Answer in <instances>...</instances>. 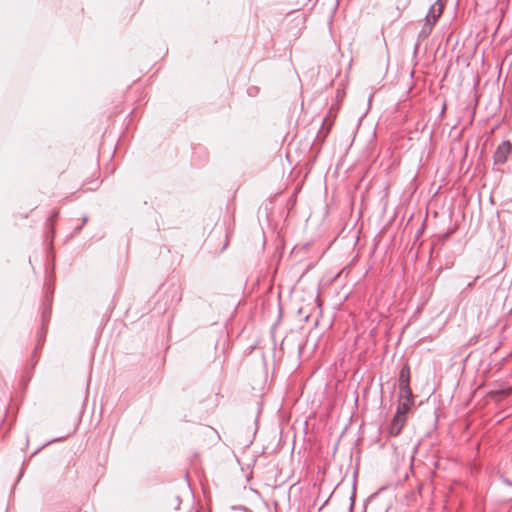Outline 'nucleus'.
Listing matches in <instances>:
<instances>
[{"mask_svg":"<svg viewBox=\"0 0 512 512\" xmlns=\"http://www.w3.org/2000/svg\"><path fill=\"white\" fill-rule=\"evenodd\" d=\"M408 410H409V406L407 403L399 404L396 414H395V416L390 424V427H389L390 435L397 436L400 434L403 426L405 425L406 414H407Z\"/></svg>","mask_w":512,"mask_h":512,"instance_id":"1","label":"nucleus"},{"mask_svg":"<svg viewBox=\"0 0 512 512\" xmlns=\"http://www.w3.org/2000/svg\"><path fill=\"white\" fill-rule=\"evenodd\" d=\"M512 151V145L509 141L502 142L494 153V161L497 164H503L507 161Z\"/></svg>","mask_w":512,"mask_h":512,"instance_id":"2","label":"nucleus"},{"mask_svg":"<svg viewBox=\"0 0 512 512\" xmlns=\"http://www.w3.org/2000/svg\"><path fill=\"white\" fill-rule=\"evenodd\" d=\"M400 396L401 398L406 399L404 403H407L409 405V402L411 400L412 392L408 384V380L404 379V372L400 375Z\"/></svg>","mask_w":512,"mask_h":512,"instance_id":"3","label":"nucleus"},{"mask_svg":"<svg viewBox=\"0 0 512 512\" xmlns=\"http://www.w3.org/2000/svg\"><path fill=\"white\" fill-rule=\"evenodd\" d=\"M443 12V5L441 3H436L430 9L429 14L427 15V20L436 22L437 19L441 16Z\"/></svg>","mask_w":512,"mask_h":512,"instance_id":"4","label":"nucleus"},{"mask_svg":"<svg viewBox=\"0 0 512 512\" xmlns=\"http://www.w3.org/2000/svg\"><path fill=\"white\" fill-rule=\"evenodd\" d=\"M404 372V379H407L409 381V369L408 368H403L401 370V373L400 375Z\"/></svg>","mask_w":512,"mask_h":512,"instance_id":"5","label":"nucleus"}]
</instances>
